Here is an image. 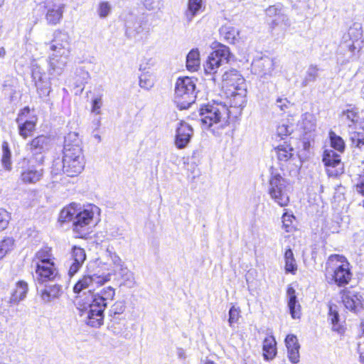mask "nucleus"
I'll return each instance as SVG.
<instances>
[{
    "instance_id": "f257e3e1",
    "label": "nucleus",
    "mask_w": 364,
    "mask_h": 364,
    "mask_svg": "<svg viewBox=\"0 0 364 364\" xmlns=\"http://www.w3.org/2000/svg\"><path fill=\"white\" fill-rule=\"evenodd\" d=\"M110 280V274L98 275L97 274L84 275L74 286L73 291L80 294L85 289L77 299L79 309L85 318L88 326L98 328L103 324L104 311L108 305L114 300L115 289L110 287L101 288Z\"/></svg>"
},
{
    "instance_id": "f03ea898",
    "label": "nucleus",
    "mask_w": 364,
    "mask_h": 364,
    "mask_svg": "<svg viewBox=\"0 0 364 364\" xmlns=\"http://www.w3.org/2000/svg\"><path fill=\"white\" fill-rule=\"evenodd\" d=\"M63 156L60 162L55 161L52 172L58 174L63 171L70 177L79 175L85 167L82 141L77 132H70L65 136Z\"/></svg>"
},
{
    "instance_id": "7ed1b4c3",
    "label": "nucleus",
    "mask_w": 364,
    "mask_h": 364,
    "mask_svg": "<svg viewBox=\"0 0 364 364\" xmlns=\"http://www.w3.org/2000/svg\"><path fill=\"white\" fill-rule=\"evenodd\" d=\"M50 50L53 52L49 56V74L60 75L68 63L70 55V37L65 32L55 31L50 42Z\"/></svg>"
},
{
    "instance_id": "20e7f679",
    "label": "nucleus",
    "mask_w": 364,
    "mask_h": 364,
    "mask_svg": "<svg viewBox=\"0 0 364 364\" xmlns=\"http://www.w3.org/2000/svg\"><path fill=\"white\" fill-rule=\"evenodd\" d=\"M200 122L207 128L215 127L223 129L229 124L230 111L222 102H213L200 109Z\"/></svg>"
},
{
    "instance_id": "39448f33",
    "label": "nucleus",
    "mask_w": 364,
    "mask_h": 364,
    "mask_svg": "<svg viewBox=\"0 0 364 364\" xmlns=\"http://www.w3.org/2000/svg\"><path fill=\"white\" fill-rule=\"evenodd\" d=\"M326 277L338 287L348 284L353 277L350 263L343 255H331L326 262Z\"/></svg>"
},
{
    "instance_id": "423d86ee",
    "label": "nucleus",
    "mask_w": 364,
    "mask_h": 364,
    "mask_svg": "<svg viewBox=\"0 0 364 364\" xmlns=\"http://www.w3.org/2000/svg\"><path fill=\"white\" fill-rule=\"evenodd\" d=\"M224 86L230 92L231 107H241L246 102L247 89L245 79L235 70L225 72L223 75Z\"/></svg>"
},
{
    "instance_id": "0eeeda50",
    "label": "nucleus",
    "mask_w": 364,
    "mask_h": 364,
    "mask_svg": "<svg viewBox=\"0 0 364 364\" xmlns=\"http://www.w3.org/2000/svg\"><path fill=\"white\" fill-rule=\"evenodd\" d=\"M196 82L189 77L178 78L175 86L174 102L182 110L188 109L196 100Z\"/></svg>"
},
{
    "instance_id": "6e6552de",
    "label": "nucleus",
    "mask_w": 364,
    "mask_h": 364,
    "mask_svg": "<svg viewBox=\"0 0 364 364\" xmlns=\"http://www.w3.org/2000/svg\"><path fill=\"white\" fill-rule=\"evenodd\" d=\"M290 184L279 173L272 171L269 180V194L272 200L281 207L287 206L289 202Z\"/></svg>"
},
{
    "instance_id": "1a4fd4ad",
    "label": "nucleus",
    "mask_w": 364,
    "mask_h": 364,
    "mask_svg": "<svg viewBox=\"0 0 364 364\" xmlns=\"http://www.w3.org/2000/svg\"><path fill=\"white\" fill-rule=\"evenodd\" d=\"M99 208L94 205H88L83 209L79 208L73 221V231L77 237H85L88 234V225L92 222L94 215L98 213Z\"/></svg>"
},
{
    "instance_id": "9d476101",
    "label": "nucleus",
    "mask_w": 364,
    "mask_h": 364,
    "mask_svg": "<svg viewBox=\"0 0 364 364\" xmlns=\"http://www.w3.org/2000/svg\"><path fill=\"white\" fill-rule=\"evenodd\" d=\"M230 58L231 53L230 48L226 46L220 44L218 48L209 55L203 65L205 74H216L218 68L224 64L228 63Z\"/></svg>"
},
{
    "instance_id": "9b49d317",
    "label": "nucleus",
    "mask_w": 364,
    "mask_h": 364,
    "mask_svg": "<svg viewBox=\"0 0 364 364\" xmlns=\"http://www.w3.org/2000/svg\"><path fill=\"white\" fill-rule=\"evenodd\" d=\"M33 278L37 284L43 285L58 282L60 275L55 263H47L45 265L38 264L35 267Z\"/></svg>"
},
{
    "instance_id": "f8f14e48",
    "label": "nucleus",
    "mask_w": 364,
    "mask_h": 364,
    "mask_svg": "<svg viewBox=\"0 0 364 364\" xmlns=\"http://www.w3.org/2000/svg\"><path fill=\"white\" fill-rule=\"evenodd\" d=\"M32 78L39 97L41 98L48 97L51 91V84L49 78L37 64L32 65Z\"/></svg>"
},
{
    "instance_id": "ddd939ff",
    "label": "nucleus",
    "mask_w": 364,
    "mask_h": 364,
    "mask_svg": "<svg viewBox=\"0 0 364 364\" xmlns=\"http://www.w3.org/2000/svg\"><path fill=\"white\" fill-rule=\"evenodd\" d=\"M323 162L329 176H337L342 173L343 164L340 155L333 150H326L323 155Z\"/></svg>"
},
{
    "instance_id": "4468645a",
    "label": "nucleus",
    "mask_w": 364,
    "mask_h": 364,
    "mask_svg": "<svg viewBox=\"0 0 364 364\" xmlns=\"http://www.w3.org/2000/svg\"><path fill=\"white\" fill-rule=\"evenodd\" d=\"M193 135V129L185 122H180L176 130L174 143L178 149L186 148Z\"/></svg>"
},
{
    "instance_id": "2eb2a0df",
    "label": "nucleus",
    "mask_w": 364,
    "mask_h": 364,
    "mask_svg": "<svg viewBox=\"0 0 364 364\" xmlns=\"http://www.w3.org/2000/svg\"><path fill=\"white\" fill-rule=\"evenodd\" d=\"M86 260V253L83 248L77 246H73L70 252L68 275L74 276L79 272L85 261Z\"/></svg>"
},
{
    "instance_id": "dca6fc26",
    "label": "nucleus",
    "mask_w": 364,
    "mask_h": 364,
    "mask_svg": "<svg viewBox=\"0 0 364 364\" xmlns=\"http://www.w3.org/2000/svg\"><path fill=\"white\" fill-rule=\"evenodd\" d=\"M252 70L255 74L266 78L272 75L274 70V61L267 56L255 59L252 63Z\"/></svg>"
},
{
    "instance_id": "f3484780",
    "label": "nucleus",
    "mask_w": 364,
    "mask_h": 364,
    "mask_svg": "<svg viewBox=\"0 0 364 364\" xmlns=\"http://www.w3.org/2000/svg\"><path fill=\"white\" fill-rule=\"evenodd\" d=\"M43 285H44V287L41 289H38V291L44 303H49L58 299L63 293L62 286L58 284L57 282L43 284Z\"/></svg>"
},
{
    "instance_id": "a211bd4d",
    "label": "nucleus",
    "mask_w": 364,
    "mask_h": 364,
    "mask_svg": "<svg viewBox=\"0 0 364 364\" xmlns=\"http://www.w3.org/2000/svg\"><path fill=\"white\" fill-rule=\"evenodd\" d=\"M46 9V20L47 23L52 26L59 23L63 18L65 4L60 1L53 4L48 3Z\"/></svg>"
},
{
    "instance_id": "6ab92c4d",
    "label": "nucleus",
    "mask_w": 364,
    "mask_h": 364,
    "mask_svg": "<svg viewBox=\"0 0 364 364\" xmlns=\"http://www.w3.org/2000/svg\"><path fill=\"white\" fill-rule=\"evenodd\" d=\"M50 138L45 135H40L33 139L26 144V150L33 156L42 154L50 148Z\"/></svg>"
},
{
    "instance_id": "aec40b11",
    "label": "nucleus",
    "mask_w": 364,
    "mask_h": 364,
    "mask_svg": "<svg viewBox=\"0 0 364 364\" xmlns=\"http://www.w3.org/2000/svg\"><path fill=\"white\" fill-rule=\"evenodd\" d=\"M363 296L355 291H349L343 296V302L346 309L358 312L363 308Z\"/></svg>"
},
{
    "instance_id": "412c9836",
    "label": "nucleus",
    "mask_w": 364,
    "mask_h": 364,
    "mask_svg": "<svg viewBox=\"0 0 364 364\" xmlns=\"http://www.w3.org/2000/svg\"><path fill=\"white\" fill-rule=\"evenodd\" d=\"M43 174V169L40 166L29 165L23 168L21 178L26 183H35L41 180Z\"/></svg>"
},
{
    "instance_id": "4be33fe9",
    "label": "nucleus",
    "mask_w": 364,
    "mask_h": 364,
    "mask_svg": "<svg viewBox=\"0 0 364 364\" xmlns=\"http://www.w3.org/2000/svg\"><path fill=\"white\" fill-rule=\"evenodd\" d=\"M287 296L288 299V307L291 317L294 319L299 318L301 316V306L297 300L296 291L293 287H288Z\"/></svg>"
},
{
    "instance_id": "5701e85b",
    "label": "nucleus",
    "mask_w": 364,
    "mask_h": 364,
    "mask_svg": "<svg viewBox=\"0 0 364 364\" xmlns=\"http://www.w3.org/2000/svg\"><path fill=\"white\" fill-rule=\"evenodd\" d=\"M362 36L360 32V28L350 27L348 31L343 37V46L349 49L353 53L356 48L355 43L358 41V39Z\"/></svg>"
},
{
    "instance_id": "b1692460",
    "label": "nucleus",
    "mask_w": 364,
    "mask_h": 364,
    "mask_svg": "<svg viewBox=\"0 0 364 364\" xmlns=\"http://www.w3.org/2000/svg\"><path fill=\"white\" fill-rule=\"evenodd\" d=\"M54 257L52 254L50 247H45L39 250L33 259V263L35 267L39 265H45L48 263H54Z\"/></svg>"
},
{
    "instance_id": "393cba45",
    "label": "nucleus",
    "mask_w": 364,
    "mask_h": 364,
    "mask_svg": "<svg viewBox=\"0 0 364 364\" xmlns=\"http://www.w3.org/2000/svg\"><path fill=\"white\" fill-rule=\"evenodd\" d=\"M18 124L19 134L24 139L31 136L36 127V121L33 119L26 120L23 122L21 116H18L16 119Z\"/></svg>"
},
{
    "instance_id": "a878e982",
    "label": "nucleus",
    "mask_w": 364,
    "mask_h": 364,
    "mask_svg": "<svg viewBox=\"0 0 364 364\" xmlns=\"http://www.w3.org/2000/svg\"><path fill=\"white\" fill-rule=\"evenodd\" d=\"M219 32L220 36L229 43H235L240 34L238 29L228 25L223 26Z\"/></svg>"
},
{
    "instance_id": "bb28decb",
    "label": "nucleus",
    "mask_w": 364,
    "mask_h": 364,
    "mask_svg": "<svg viewBox=\"0 0 364 364\" xmlns=\"http://www.w3.org/2000/svg\"><path fill=\"white\" fill-rule=\"evenodd\" d=\"M263 355L265 360H272L277 353L276 341L273 336L266 338L263 342Z\"/></svg>"
},
{
    "instance_id": "cd10ccee",
    "label": "nucleus",
    "mask_w": 364,
    "mask_h": 364,
    "mask_svg": "<svg viewBox=\"0 0 364 364\" xmlns=\"http://www.w3.org/2000/svg\"><path fill=\"white\" fill-rule=\"evenodd\" d=\"M134 18V21H128L126 23V34L132 38H136L144 31L141 21L136 18Z\"/></svg>"
},
{
    "instance_id": "c85d7f7f",
    "label": "nucleus",
    "mask_w": 364,
    "mask_h": 364,
    "mask_svg": "<svg viewBox=\"0 0 364 364\" xmlns=\"http://www.w3.org/2000/svg\"><path fill=\"white\" fill-rule=\"evenodd\" d=\"M79 208L76 203H71L68 206L64 208L60 213L59 221L65 223L75 220V216L77 215Z\"/></svg>"
},
{
    "instance_id": "c756f323",
    "label": "nucleus",
    "mask_w": 364,
    "mask_h": 364,
    "mask_svg": "<svg viewBox=\"0 0 364 364\" xmlns=\"http://www.w3.org/2000/svg\"><path fill=\"white\" fill-rule=\"evenodd\" d=\"M200 53L198 48L192 49L186 56V67L190 71H196L200 66Z\"/></svg>"
},
{
    "instance_id": "7c9ffc66",
    "label": "nucleus",
    "mask_w": 364,
    "mask_h": 364,
    "mask_svg": "<svg viewBox=\"0 0 364 364\" xmlns=\"http://www.w3.org/2000/svg\"><path fill=\"white\" fill-rule=\"evenodd\" d=\"M341 120L348 124V129L355 127L358 122L359 116L358 112L354 109H348L342 112Z\"/></svg>"
},
{
    "instance_id": "2f4dec72",
    "label": "nucleus",
    "mask_w": 364,
    "mask_h": 364,
    "mask_svg": "<svg viewBox=\"0 0 364 364\" xmlns=\"http://www.w3.org/2000/svg\"><path fill=\"white\" fill-rule=\"evenodd\" d=\"M28 291V284L23 281H20L16 284V287L13 291L11 296V301L18 303L24 299Z\"/></svg>"
},
{
    "instance_id": "473e14b6",
    "label": "nucleus",
    "mask_w": 364,
    "mask_h": 364,
    "mask_svg": "<svg viewBox=\"0 0 364 364\" xmlns=\"http://www.w3.org/2000/svg\"><path fill=\"white\" fill-rule=\"evenodd\" d=\"M202 7V0H188V9L186 11V18L188 22L192 21L195 16Z\"/></svg>"
},
{
    "instance_id": "72a5a7b5",
    "label": "nucleus",
    "mask_w": 364,
    "mask_h": 364,
    "mask_svg": "<svg viewBox=\"0 0 364 364\" xmlns=\"http://www.w3.org/2000/svg\"><path fill=\"white\" fill-rule=\"evenodd\" d=\"M284 260L286 272L294 274L297 269V265L294 257L293 252L290 248L285 251Z\"/></svg>"
},
{
    "instance_id": "f704fd0d",
    "label": "nucleus",
    "mask_w": 364,
    "mask_h": 364,
    "mask_svg": "<svg viewBox=\"0 0 364 364\" xmlns=\"http://www.w3.org/2000/svg\"><path fill=\"white\" fill-rule=\"evenodd\" d=\"M291 25V22L288 16L284 14L282 11L277 15V18L274 19H271L269 22V26L272 29L275 28L279 26H284L285 27H289Z\"/></svg>"
},
{
    "instance_id": "c9c22d12",
    "label": "nucleus",
    "mask_w": 364,
    "mask_h": 364,
    "mask_svg": "<svg viewBox=\"0 0 364 364\" xmlns=\"http://www.w3.org/2000/svg\"><path fill=\"white\" fill-rule=\"evenodd\" d=\"M294 149L288 144L279 145L277 147V157L279 161H287L293 156Z\"/></svg>"
},
{
    "instance_id": "e433bc0d",
    "label": "nucleus",
    "mask_w": 364,
    "mask_h": 364,
    "mask_svg": "<svg viewBox=\"0 0 364 364\" xmlns=\"http://www.w3.org/2000/svg\"><path fill=\"white\" fill-rule=\"evenodd\" d=\"M329 139L332 148L339 152H343L345 149V142L340 136L337 135L333 131H331L329 132Z\"/></svg>"
},
{
    "instance_id": "4c0bfd02",
    "label": "nucleus",
    "mask_w": 364,
    "mask_h": 364,
    "mask_svg": "<svg viewBox=\"0 0 364 364\" xmlns=\"http://www.w3.org/2000/svg\"><path fill=\"white\" fill-rule=\"evenodd\" d=\"M2 157H1V164L3 166L7 169L10 170L11 168V151L9 147V144L6 141H4L2 143Z\"/></svg>"
},
{
    "instance_id": "58836bf2",
    "label": "nucleus",
    "mask_w": 364,
    "mask_h": 364,
    "mask_svg": "<svg viewBox=\"0 0 364 364\" xmlns=\"http://www.w3.org/2000/svg\"><path fill=\"white\" fill-rule=\"evenodd\" d=\"M318 68L315 65H310L306 75L301 82V87H306L309 83L314 82L318 77Z\"/></svg>"
},
{
    "instance_id": "ea45409f",
    "label": "nucleus",
    "mask_w": 364,
    "mask_h": 364,
    "mask_svg": "<svg viewBox=\"0 0 364 364\" xmlns=\"http://www.w3.org/2000/svg\"><path fill=\"white\" fill-rule=\"evenodd\" d=\"M143 7L149 11H159L164 7L163 0H139Z\"/></svg>"
},
{
    "instance_id": "a19ab883",
    "label": "nucleus",
    "mask_w": 364,
    "mask_h": 364,
    "mask_svg": "<svg viewBox=\"0 0 364 364\" xmlns=\"http://www.w3.org/2000/svg\"><path fill=\"white\" fill-rule=\"evenodd\" d=\"M328 319L331 321V323L332 324V330L334 331H337L338 333L342 332V328L339 321V315L338 312L333 309L332 306H330L329 308V316Z\"/></svg>"
},
{
    "instance_id": "79ce46f5",
    "label": "nucleus",
    "mask_w": 364,
    "mask_h": 364,
    "mask_svg": "<svg viewBox=\"0 0 364 364\" xmlns=\"http://www.w3.org/2000/svg\"><path fill=\"white\" fill-rule=\"evenodd\" d=\"M14 245V240L11 237H7L0 242V256L4 257L10 252Z\"/></svg>"
},
{
    "instance_id": "37998d69",
    "label": "nucleus",
    "mask_w": 364,
    "mask_h": 364,
    "mask_svg": "<svg viewBox=\"0 0 364 364\" xmlns=\"http://www.w3.org/2000/svg\"><path fill=\"white\" fill-rule=\"evenodd\" d=\"M112 11V6L108 1H102L99 3L97 8V13L101 18L107 17Z\"/></svg>"
},
{
    "instance_id": "c03bdc74",
    "label": "nucleus",
    "mask_w": 364,
    "mask_h": 364,
    "mask_svg": "<svg viewBox=\"0 0 364 364\" xmlns=\"http://www.w3.org/2000/svg\"><path fill=\"white\" fill-rule=\"evenodd\" d=\"M126 306L123 301H116L109 309L110 316L122 314L125 310Z\"/></svg>"
},
{
    "instance_id": "a18cd8bd",
    "label": "nucleus",
    "mask_w": 364,
    "mask_h": 364,
    "mask_svg": "<svg viewBox=\"0 0 364 364\" xmlns=\"http://www.w3.org/2000/svg\"><path fill=\"white\" fill-rule=\"evenodd\" d=\"M108 256L109 257L111 264L113 266V271L114 269H117L118 268H121L124 264V262L121 259V258L115 253L112 252L110 251L107 252Z\"/></svg>"
},
{
    "instance_id": "49530a36",
    "label": "nucleus",
    "mask_w": 364,
    "mask_h": 364,
    "mask_svg": "<svg viewBox=\"0 0 364 364\" xmlns=\"http://www.w3.org/2000/svg\"><path fill=\"white\" fill-rule=\"evenodd\" d=\"M282 11L281 7L279 6H270L266 9V15H267V21L269 23V22L271 21V19H274V18H277V15L280 14Z\"/></svg>"
},
{
    "instance_id": "de8ad7c7",
    "label": "nucleus",
    "mask_w": 364,
    "mask_h": 364,
    "mask_svg": "<svg viewBox=\"0 0 364 364\" xmlns=\"http://www.w3.org/2000/svg\"><path fill=\"white\" fill-rule=\"evenodd\" d=\"M121 279L122 280L121 285H124L129 288L133 287L135 284L134 274L131 271L127 272V274L123 276Z\"/></svg>"
},
{
    "instance_id": "09e8293b",
    "label": "nucleus",
    "mask_w": 364,
    "mask_h": 364,
    "mask_svg": "<svg viewBox=\"0 0 364 364\" xmlns=\"http://www.w3.org/2000/svg\"><path fill=\"white\" fill-rule=\"evenodd\" d=\"M9 220V213L5 209L0 208V231L6 228Z\"/></svg>"
},
{
    "instance_id": "8fccbe9b",
    "label": "nucleus",
    "mask_w": 364,
    "mask_h": 364,
    "mask_svg": "<svg viewBox=\"0 0 364 364\" xmlns=\"http://www.w3.org/2000/svg\"><path fill=\"white\" fill-rule=\"evenodd\" d=\"M292 132L291 127H289L287 124L283 123L279 124L277 129V133L278 136L283 138L289 135Z\"/></svg>"
},
{
    "instance_id": "3c124183",
    "label": "nucleus",
    "mask_w": 364,
    "mask_h": 364,
    "mask_svg": "<svg viewBox=\"0 0 364 364\" xmlns=\"http://www.w3.org/2000/svg\"><path fill=\"white\" fill-rule=\"evenodd\" d=\"M240 309L235 306H232L229 311V319L228 322L231 326L234 323H237L240 318Z\"/></svg>"
},
{
    "instance_id": "603ef678",
    "label": "nucleus",
    "mask_w": 364,
    "mask_h": 364,
    "mask_svg": "<svg viewBox=\"0 0 364 364\" xmlns=\"http://www.w3.org/2000/svg\"><path fill=\"white\" fill-rule=\"evenodd\" d=\"M285 344L287 350L295 348L296 347H300L296 336L292 334L287 336L285 339Z\"/></svg>"
},
{
    "instance_id": "864d4df0",
    "label": "nucleus",
    "mask_w": 364,
    "mask_h": 364,
    "mask_svg": "<svg viewBox=\"0 0 364 364\" xmlns=\"http://www.w3.org/2000/svg\"><path fill=\"white\" fill-rule=\"evenodd\" d=\"M355 127H352L348 129L349 138L353 146H355L357 142H359L360 141V136L364 134L363 132L355 131Z\"/></svg>"
},
{
    "instance_id": "5fc2aeb1",
    "label": "nucleus",
    "mask_w": 364,
    "mask_h": 364,
    "mask_svg": "<svg viewBox=\"0 0 364 364\" xmlns=\"http://www.w3.org/2000/svg\"><path fill=\"white\" fill-rule=\"evenodd\" d=\"M299 348L300 347H296L295 348L287 350L289 359L294 364H296L299 361Z\"/></svg>"
},
{
    "instance_id": "6e6d98bb",
    "label": "nucleus",
    "mask_w": 364,
    "mask_h": 364,
    "mask_svg": "<svg viewBox=\"0 0 364 364\" xmlns=\"http://www.w3.org/2000/svg\"><path fill=\"white\" fill-rule=\"evenodd\" d=\"M293 218H294V216L292 215H289L288 213L283 214L282 223H283V227L286 232H289L291 230V226Z\"/></svg>"
},
{
    "instance_id": "4d7b16f0",
    "label": "nucleus",
    "mask_w": 364,
    "mask_h": 364,
    "mask_svg": "<svg viewBox=\"0 0 364 364\" xmlns=\"http://www.w3.org/2000/svg\"><path fill=\"white\" fill-rule=\"evenodd\" d=\"M102 105V97L99 96L92 100V112L100 114V108Z\"/></svg>"
},
{
    "instance_id": "13d9d810",
    "label": "nucleus",
    "mask_w": 364,
    "mask_h": 364,
    "mask_svg": "<svg viewBox=\"0 0 364 364\" xmlns=\"http://www.w3.org/2000/svg\"><path fill=\"white\" fill-rule=\"evenodd\" d=\"M153 82L148 78L146 75H143L139 78V86L141 88L149 90L153 86Z\"/></svg>"
},
{
    "instance_id": "bf43d9fd",
    "label": "nucleus",
    "mask_w": 364,
    "mask_h": 364,
    "mask_svg": "<svg viewBox=\"0 0 364 364\" xmlns=\"http://www.w3.org/2000/svg\"><path fill=\"white\" fill-rule=\"evenodd\" d=\"M276 106L279 107L282 111H284L289 105V102L287 98H280L279 97L276 101Z\"/></svg>"
},
{
    "instance_id": "052dcab7",
    "label": "nucleus",
    "mask_w": 364,
    "mask_h": 364,
    "mask_svg": "<svg viewBox=\"0 0 364 364\" xmlns=\"http://www.w3.org/2000/svg\"><path fill=\"white\" fill-rule=\"evenodd\" d=\"M130 270L127 267L125 264H124L121 268H118L117 269H114V274L120 277V279L127 274V272H129Z\"/></svg>"
},
{
    "instance_id": "680f3d73",
    "label": "nucleus",
    "mask_w": 364,
    "mask_h": 364,
    "mask_svg": "<svg viewBox=\"0 0 364 364\" xmlns=\"http://www.w3.org/2000/svg\"><path fill=\"white\" fill-rule=\"evenodd\" d=\"M358 350L360 353V360L361 363H364V341H359Z\"/></svg>"
},
{
    "instance_id": "e2e57ef3",
    "label": "nucleus",
    "mask_w": 364,
    "mask_h": 364,
    "mask_svg": "<svg viewBox=\"0 0 364 364\" xmlns=\"http://www.w3.org/2000/svg\"><path fill=\"white\" fill-rule=\"evenodd\" d=\"M355 191L362 196H364V180L359 178V182L355 186Z\"/></svg>"
},
{
    "instance_id": "0e129e2a",
    "label": "nucleus",
    "mask_w": 364,
    "mask_h": 364,
    "mask_svg": "<svg viewBox=\"0 0 364 364\" xmlns=\"http://www.w3.org/2000/svg\"><path fill=\"white\" fill-rule=\"evenodd\" d=\"M178 356L180 358L185 359L186 358V353L183 349L179 348L177 351Z\"/></svg>"
},
{
    "instance_id": "69168bd1",
    "label": "nucleus",
    "mask_w": 364,
    "mask_h": 364,
    "mask_svg": "<svg viewBox=\"0 0 364 364\" xmlns=\"http://www.w3.org/2000/svg\"><path fill=\"white\" fill-rule=\"evenodd\" d=\"M360 141L359 142H357L355 146L361 149L363 146H364V134L362 135V136H360Z\"/></svg>"
},
{
    "instance_id": "338daca9",
    "label": "nucleus",
    "mask_w": 364,
    "mask_h": 364,
    "mask_svg": "<svg viewBox=\"0 0 364 364\" xmlns=\"http://www.w3.org/2000/svg\"><path fill=\"white\" fill-rule=\"evenodd\" d=\"M29 112H30L29 108H28V107H25V108L22 110V112H21V114H19L18 116H21V117L23 118V114H28V113H29Z\"/></svg>"
},
{
    "instance_id": "774afa93",
    "label": "nucleus",
    "mask_w": 364,
    "mask_h": 364,
    "mask_svg": "<svg viewBox=\"0 0 364 364\" xmlns=\"http://www.w3.org/2000/svg\"><path fill=\"white\" fill-rule=\"evenodd\" d=\"M361 328L363 331V335L360 336V341H364V320L361 322Z\"/></svg>"
}]
</instances>
